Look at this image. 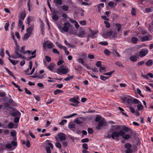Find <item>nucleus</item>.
<instances>
[{
	"instance_id": "30",
	"label": "nucleus",
	"mask_w": 153,
	"mask_h": 153,
	"mask_svg": "<svg viewBox=\"0 0 153 153\" xmlns=\"http://www.w3.org/2000/svg\"><path fill=\"white\" fill-rule=\"evenodd\" d=\"M143 106L141 103L137 105V108L138 110H142L143 109Z\"/></svg>"
},
{
	"instance_id": "33",
	"label": "nucleus",
	"mask_w": 153,
	"mask_h": 153,
	"mask_svg": "<svg viewBox=\"0 0 153 153\" xmlns=\"http://www.w3.org/2000/svg\"><path fill=\"white\" fill-rule=\"evenodd\" d=\"M77 61L81 63L82 65H85V63L83 61V59H82V58H80L78 59H77Z\"/></svg>"
},
{
	"instance_id": "59",
	"label": "nucleus",
	"mask_w": 153,
	"mask_h": 153,
	"mask_svg": "<svg viewBox=\"0 0 153 153\" xmlns=\"http://www.w3.org/2000/svg\"><path fill=\"white\" fill-rule=\"evenodd\" d=\"M145 62L144 61H140L137 63V66L141 65L143 64Z\"/></svg>"
},
{
	"instance_id": "51",
	"label": "nucleus",
	"mask_w": 153,
	"mask_h": 153,
	"mask_svg": "<svg viewBox=\"0 0 153 153\" xmlns=\"http://www.w3.org/2000/svg\"><path fill=\"white\" fill-rule=\"evenodd\" d=\"M67 121L65 120H62L59 123V124L61 125H63L65 123H66Z\"/></svg>"
},
{
	"instance_id": "53",
	"label": "nucleus",
	"mask_w": 153,
	"mask_h": 153,
	"mask_svg": "<svg viewBox=\"0 0 153 153\" xmlns=\"http://www.w3.org/2000/svg\"><path fill=\"white\" fill-rule=\"evenodd\" d=\"M99 44L103 45H107L108 43L106 41L101 42L99 43Z\"/></svg>"
},
{
	"instance_id": "15",
	"label": "nucleus",
	"mask_w": 153,
	"mask_h": 153,
	"mask_svg": "<svg viewBox=\"0 0 153 153\" xmlns=\"http://www.w3.org/2000/svg\"><path fill=\"white\" fill-rule=\"evenodd\" d=\"M151 37V36H145L142 37L140 39V41L142 42L148 41L151 39H149Z\"/></svg>"
},
{
	"instance_id": "5",
	"label": "nucleus",
	"mask_w": 153,
	"mask_h": 153,
	"mask_svg": "<svg viewBox=\"0 0 153 153\" xmlns=\"http://www.w3.org/2000/svg\"><path fill=\"white\" fill-rule=\"evenodd\" d=\"M46 46L47 48L51 49L52 48L54 47V45L51 42H50L49 43H48V41H45L43 44V47L45 49Z\"/></svg>"
},
{
	"instance_id": "54",
	"label": "nucleus",
	"mask_w": 153,
	"mask_h": 153,
	"mask_svg": "<svg viewBox=\"0 0 153 153\" xmlns=\"http://www.w3.org/2000/svg\"><path fill=\"white\" fill-rule=\"evenodd\" d=\"M104 23L105 24V27L107 28H108L110 27V25L108 22L107 21H104Z\"/></svg>"
},
{
	"instance_id": "43",
	"label": "nucleus",
	"mask_w": 153,
	"mask_h": 153,
	"mask_svg": "<svg viewBox=\"0 0 153 153\" xmlns=\"http://www.w3.org/2000/svg\"><path fill=\"white\" fill-rule=\"evenodd\" d=\"M20 116L16 117H15L14 122L15 123H18L20 118Z\"/></svg>"
},
{
	"instance_id": "19",
	"label": "nucleus",
	"mask_w": 153,
	"mask_h": 153,
	"mask_svg": "<svg viewBox=\"0 0 153 153\" xmlns=\"http://www.w3.org/2000/svg\"><path fill=\"white\" fill-rule=\"evenodd\" d=\"M85 34L84 31L83 30H80L79 31L77 34L78 36L80 37H84Z\"/></svg>"
},
{
	"instance_id": "11",
	"label": "nucleus",
	"mask_w": 153,
	"mask_h": 153,
	"mask_svg": "<svg viewBox=\"0 0 153 153\" xmlns=\"http://www.w3.org/2000/svg\"><path fill=\"white\" fill-rule=\"evenodd\" d=\"M58 136L60 140V141L65 140L66 138V135L62 133H60L58 134Z\"/></svg>"
},
{
	"instance_id": "25",
	"label": "nucleus",
	"mask_w": 153,
	"mask_h": 153,
	"mask_svg": "<svg viewBox=\"0 0 153 153\" xmlns=\"http://www.w3.org/2000/svg\"><path fill=\"white\" fill-rule=\"evenodd\" d=\"M146 66H150L153 64V61L151 59H149L146 63Z\"/></svg>"
},
{
	"instance_id": "12",
	"label": "nucleus",
	"mask_w": 153,
	"mask_h": 153,
	"mask_svg": "<svg viewBox=\"0 0 153 153\" xmlns=\"http://www.w3.org/2000/svg\"><path fill=\"white\" fill-rule=\"evenodd\" d=\"M123 127V130L126 132H129L130 134H132L133 133V130L130 128L126 127L125 126H122Z\"/></svg>"
},
{
	"instance_id": "18",
	"label": "nucleus",
	"mask_w": 153,
	"mask_h": 153,
	"mask_svg": "<svg viewBox=\"0 0 153 153\" xmlns=\"http://www.w3.org/2000/svg\"><path fill=\"white\" fill-rule=\"evenodd\" d=\"M53 2L54 3L56 6L57 7L59 5H61L62 4V0H54Z\"/></svg>"
},
{
	"instance_id": "27",
	"label": "nucleus",
	"mask_w": 153,
	"mask_h": 153,
	"mask_svg": "<svg viewBox=\"0 0 153 153\" xmlns=\"http://www.w3.org/2000/svg\"><path fill=\"white\" fill-rule=\"evenodd\" d=\"M124 147L128 149H130L132 145L130 143H127L125 144Z\"/></svg>"
},
{
	"instance_id": "46",
	"label": "nucleus",
	"mask_w": 153,
	"mask_h": 153,
	"mask_svg": "<svg viewBox=\"0 0 153 153\" xmlns=\"http://www.w3.org/2000/svg\"><path fill=\"white\" fill-rule=\"evenodd\" d=\"M0 56H1L2 57L4 56V49L3 48H1L0 49Z\"/></svg>"
},
{
	"instance_id": "26",
	"label": "nucleus",
	"mask_w": 153,
	"mask_h": 153,
	"mask_svg": "<svg viewBox=\"0 0 153 153\" xmlns=\"http://www.w3.org/2000/svg\"><path fill=\"white\" fill-rule=\"evenodd\" d=\"M125 140H128L130 137V135L128 134L123 135L121 136Z\"/></svg>"
},
{
	"instance_id": "47",
	"label": "nucleus",
	"mask_w": 153,
	"mask_h": 153,
	"mask_svg": "<svg viewBox=\"0 0 153 153\" xmlns=\"http://www.w3.org/2000/svg\"><path fill=\"white\" fill-rule=\"evenodd\" d=\"M25 14L24 13H22L20 15V18H21V19H22V20H23L25 19Z\"/></svg>"
},
{
	"instance_id": "63",
	"label": "nucleus",
	"mask_w": 153,
	"mask_h": 153,
	"mask_svg": "<svg viewBox=\"0 0 153 153\" xmlns=\"http://www.w3.org/2000/svg\"><path fill=\"white\" fill-rule=\"evenodd\" d=\"M52 51H53V52L54 53H56V54H59V52L58 51V50H57V49H56L53 48L52 49Z\"/></svg>"
},
{
	"instance_id": "50",
	"label": "nucleus",
	"mask_w": 153,
	"mask_h": 153,
	"mask_svg": "<svg viewBox=\"0 0 153 153\" xmlns=\"http://www.w3.org/2000/svg\"><path fill=\"white\" fill-rule=\"evenodd\" d=\"M100 78L103 81H105L108 78V77L103 76H101Z\"/></svg>"
},
{
	"instance_id": "32",
	"label": "nucleus",
	"mask_w": 153,
	"mask_h": 153,
	"mask_svg": "<svg viewBox=\"0 0 153 153\" xmlns=\"http://www.w3.org/2000/svg\"><path fill=\"white\" fill-rule=\"evenodd\" d=\"M115 27L118 31H119L121 28V25L120 24L117 23L115 24Z\"/></svg>"
},
{
	"instance_id": "37",
	"label": "nucleus",
	"mask_w": 153,
	"mask_h": 153,
	"mask_svg": "<svg viewBox=\"0 0 153 153\" xmlns=\"http://www.w3.org/2000/svg\"><path fill=\"white\" fill-rule=\"evenodd\" d=\"M23 21L21 19H19L18 24V27L19 28H21V26L23 25Z\"/></svg>"
},
{
	"instance_id": "17",
	"label": "nucleus",
	"mask_w": 153,
	"mask_h": 153,
	"mask_svg": "<svg viewBox=\"0 0 153 153\" xmlns=\"http://www.w3.org/2000/svg\"><path fill=\"white\" fill-rule=\"evenodd\" d=\"M137 56L136 55H133L130 57V60L133 62H136L137 61Z\"/></svg>"
},
{
	"instance_id": "34",
	"label": "nucleus",
	"mask_w": 153,
	"mask_h": 153,
	"mask_svg": "<svg viewBox=\"0 0 153 153\" xmlns=\"http://www.w3.org/2000/svg\"><path fill=\"white\" fill-rule=\"evenodd\" d=\"M62 8L63 10L65 11H67L68 10V7L65 5H63L62 7Z\"/></svg>"
},
{
	"instance_id": "6",
	"label": "nucleus",
	"mask_w": 153,
	"mask_h": 153,
	"mask_svg": "<svg viewBox=\"0 0 153 153\" xmlns=\"http://www.w3.org/2000/svg\"><path fill=\"white\" fill-rule=\"evenodd\" d=\"M13 111L10 113V114L14 117H18L21 116L20 113L14 108H13Z\"/></svg>"
},
{
	"instance_id": "38",
	"label": "nucleus",
	"mask_w": 153,
	"mask_h": 153,
	"mask_svg": "<svg viewBox=\"0 0 153 153\" xmlns=\"http://www.w3.org/2000/svg\"><path fill=\"white\" fill-rule=\"evenodd\" d=\"M25 48V46H22L21 48V49L19 50V52L25 54V52L24 51Z\"/></svg>"
},
{
	"instance_id": "31",
	"label": "nucleus",
	"mask_w": 153,
	"mask_h": 153,
	"mask_svg": "<svg viewBox=\"0 0 153 153\" xmlns=\"http://www.w3.org/2000/svg\"><path fill=\"white\" fill-rule=\"evenodd\" d=\"M134 104H139L141 103V102L137 99L133 98V103Z\"/></svg>"
},
{
	"instance_id": "39",
	"label": "nucleus",
	"mask_w": 153,
	"mask_h": 153,
	"mask_svg": "<svg viewBox=\"0 0 153 153\" xmlns=\"http://www.w3.org/2000/svg\"><path fill=\"white\" fill-rule=\"evenodd\" d=\"M9 25V22L8 21H7V22L5 24L4 26V28L6 31H7L8 30V27Z\"/></svg>"
},
{
	"instance_id": "52",
	"label": "nucleus",
	"mask_w": 153,
	"mask_h": 153,
	"mask_svg": "<svg viewBox=\"0 0 153 153\" xmlns=\"http://www.w3.org/2000/svg\"><path fill=\"white\" fill-rule=\"evenodd\" d=\"M6 147L7 149H10L12 147V146L10 143L7 144L6 145Z\"/></svg>"
},
{
	"instance_id": "22",
	"label": "nucleus",
	"mask_w": 153,
	"mask_h": 153,
	"mask_svg": "<svg viewBox=\"0 0 153 153\" xmlns=\"http://www.w3.org/2000/svg\"><path fill=\"white\" fill-rule=\"evenodd\" d=\"M30 34L27 32L25 34L23 38V39L24 40H26L28 39L29 37L30 36Z\"/></svg>"
},
{
	"instance_id": "45",
	"label": "nucleus",
	"mask_w": 153,
	"mask_h": 153,
	"mask_svg": "<svg viewBox=\"0 0 153 153\" xmlns=\"http://www.w3.org/2000/svg\"><path fill=\"white\" fill-rule=\"evenodd\" d=\"M36 50H34V51H33L31 53V54L32 56H31V58H34L36 57Z\"/></svg>"
},
{
	"instance_id": "58",
	"label": "nucleus",
	"mask_w": 153,
	"mask_h": 153,
	"mask_svg": "<svg viewBox=\"0 0 153 153\" xmlns=\"http://www.w3.org/2000/svg\"><path fill=\"white\" fill-rule=\"evenodd\" d=\"M62 143L63 146L65 148L67 146L68 143L67 142L63 141L62 142Z\"/></svg>"
},
{
	"instance_id": "28",
	"label": "nucleus",
	"mask_w": 153,
	"mask_h": 153,
	"mask_svg": "<svg viewBox=\"0 0 153 153\" xmlns=\"http://www.w3.org/2000/svg\"><path fill=\"white\" fill-rule=\"evenodd\" d=\"M10 62L13 65H16L18 62V61H14L10 59H8Z\"/></svg>"
},
{
	"instance_id": "62",
	"label": "nucleus",
	"mask_w": 153,
	"mask_h": 153,
	"mask_svg": "<svg viewBox=\"0 0 153 153\" xmlns=\"http://www.w3.org/2000/svg\"><path fill=\"white\" fill-rule=\"evenodd\" d=\"M13 124L12 123H10L8 125V126L9 128H12L13 127Z\"/></svg>"
},
{
	"instance_id": "36",
	"label": "nucleus",
	"mask_w": 153,
	"mask_h": 153,
	"mask_svg": "<svg viewBox=\"0 0 153 153\" xmlns=\"http://www.w3.org/2000/svg\"><path fill=\"white\" fill-rule=\"evenodd\" d=\"M5 69L10 75L13 77L14 76V74L12 72L6 68H5Z\"/></svg>"
},
{
	"instance_id": "57",
	"label": "nucleus",
	"mask_w": 153,
	"mask_h": 153,
	"mask_svg": "<svg viewBox=\"0 0 153 153\" xmlns=\"http://www.w3.org/2000/svg\"><path fill=\"white\" fill-rule=\"evenodd\" d=\"M25 93L29 95H31L32 93L27 88H25Z\"/></svg>"
},
{
	"instance_id": "41",
	"label": "nucleus",
	"mask_w": 153,
	"mask_h": 153,
	"mask_svg": "<svg viewBox=\"0 0 153 153\" xmlns=\"http://www.w3.org/2000/svg\"><path fill=\"white\" fill-rule=\"evenodd\" d=\"M55 145L56 147L59 149H60L61 147V143L59 142H56Z\"/></svg>"
},
{
	"instance_id": "8",
	"label": "nucleus",
	"mask_w": 153,
	"mask_h": 153,
	"mask_svg": "<svg viewBox=\"0 0 153 153\" xmlns=\"http://www.w3.org/2000/svg\"><path fill=\"white\" fill-rule=\"evenodd\" d=\"M148 52L147 49H142L139 52V55L140 57H144L146 55Z\"/></svg>"
},
{
	"instance_id": "55",
	"label": "nucleus",
	"mask_w": 153,
	"mask_h": 153,
	"mask_svg": "<svg viewBox=\"0 0 153 153\" xmlns=\"http://www.w3.org/2000/svg\"><path fill=\"white\" fill-rule=\"evenodd\" d=\"M89 141V139L88 138H85L81 140V142L82 143H87Z\"/></svg>"
},
{
	"instance_id": "29",
	"label": "nucleus",
	"mask_w": 153,
	"mask_h": 153,
	"mask_svg": "<svg viewBox=\"0 0 153 153\" xmlns=\"http://www.w3.org/2000/svg\"><path fill=\"white\" fill-rule=\"evenodd\" d=\"M12 84L17 88H18V90L20 91V92H22V90L20 89V86L17 85L14 82H12Z\"/></svg>"
},
{
	"instance_id": "44",
	"label": "nucleus",
	"mask_w": 153,
	"mask_h": 153,
	"mask_svg": "<svg viewBox=\"0 0 153 153\" xmlns=\"http://www.w3.org/2000/svg\"><path fill=\"white\" fill-rule=\"evenodd\" d=\"M75 121L76 123L78 124H80L82 123V122L81 120L78 118H76Z\"/></svg>"
},
{
	"instance_id": "61",
	"label": "nucleus",
	"mask_w": 153,
	"mask_h": 153,
	"mask_svg": "<svg viewBox=\"0 0 153 153\" xmlns=\"http://www.w3.org/2000/svg\"><path fill=\"white\" fill-rule=\"evenodd\" d=\"M129 108L130 110L131 111V112L132 113L134 114L135 112V110L134 108L131 106H129L128 107Z\"/></svg>"
},
{
	"instance_id": "10",
	"label": "nucleus",
	"mask_w": 153,
	"mask_h": 153,
	"mask_svg": "<svg viewBox=\"0 0 153 153\" xmlns=\"http://www.w3.org/2000/svg\"><path fill=\"white\" fill-rule=\"evenodd\" d=\"M18 51H15L14 54L11 56L12 58L14 59H16L17 58L22 57V55L19 53Z\"/></svg>"
},
{
	"instance_id": "3",
	"label": "nucleus",
	"mask_w": 153,
	"mask_h": 153,
	"mask_svg": "<svg viewBox=\"0 0 153 153\" xmlns=\"http://www.w3.org/2000/svg\"><path fill=\"white\" fill-rule=\"evenodd\" d=\"M68 68H64L62 67H60L57 70L56 72L59 74H65L68 72Z\"/></svg>"
},
{
	"instance_id": "49",
	"label": "nucleus",
	"mask_w": 153,
	"mask_h": 153,
	"mask_svg": "<svg viewBox=\"0 0 153 153\" xmlns=\"http://www.w3.org/2000/svg\"><path fill=\"white\" fill-rule=\"evenodd\" d=\"M115 64L118 66L123 67V66L122 64L119 62H117L115 63Z\"/></svg>"
},
{
	"instance_id": "16",
	"label": "nucleus",
	"mask_w": 153,
	"mask_h": 153,
	"mask_svg": "<svg viewBox=\"0 0 153 153\" xmlns=\"http://www.w3.org/2000/svg\"><path fill=\"white\" fill-rule=\"evenodd\" d=\"M34 28V25H31L30 27L27 29V32L30 33L31 34L32 31L33 30Z\"/></svg>"
},
{
	"instance_id": "60",
	"label": "nucleus",
	"mask_w": 153,
	"mask_h": 153,
	"mask_svg": "<svg viewBox=\"0 0 153 153\" xmlns=\"http://www.w3.org/2000/svg\"><path fill=\"white\" fill-rule=\"evenodd\" d=\"M101 63L100 61H98L96 63L95 65L98 67H100L101 65Z\"/></svg>"
},
{
	"instance_id": "4",
	"label": "nucleus",
	"mask_w": 153,
	"mask_h": 153,
	"mask_svg": "<svg viewBox=\"0 0 153 153\" xmlns=\"http://www.w3.org/2000/svg\"><path fill=\"white\" fill-rule=\"evenodd\" d=\"M133 97L127 96L124 97L122 98V100L124 101H126L128 104L131 105L133 104Z\"/></svg>"
},
{
	"instance_id": "20",
	"label": "nucleus",
	"mask_w": 153,
	"mask_h": 153,
	"mask_svg": "<svg viewBox=\"0 0 153 153\" xmlns=\"http://www.w3.org/2000/svg\"><path fill=\"white\" fill-rule=\"evenodd\" d=\"M55 65L53 63H51L47 67L51 71H52L54 70V68Z\"/></svg>"
},
{
	"instance_id": "42",
	"label": "nucleus",
	"mask_w": 153,
	"mask_h": 153,
	"mask_svg": "<svg viewBox=\"0 0 153 153\" xmlns=\"http://www.w3.org/2000/svg\"><path fill=\"white\" fill-rule=\"evenodd\" d=\"M74 77V76L73 75L71 76H68L66 78H65L64 80L65 81H69L71 79H73Z\"/></svg>"
},
{
	"instance_id": "24",
	"label": "nucleus",
	"mask_w": 153,
	"mask_h": 153,
	"mask_svg": "<svg viewBox=\"0 0 153 153\" xmlns=\"http://www.w3.org/2000/svg\"><path fill=\"white\" fill-rule=\"evenodd\" d=\"M138 40L137 38L135 37H133L131 39V42L134 44H136Z\"/></svg>"
},
{
	"instance_id": "13",
	"label": "nucleus",
	"mask_w": 153,
	"mask_h": 153,
	"mask_svg": "<svg viewBox=\"0 0 153 153\" xmlns=\"http://www.w3.org/2000/svg\"><path fill=\"white\" fill-rule=\"evenodd\" d=\"M32 62L30 61L29 62V68L26 71H25V73L27 75H30L29 74V73H28L30 70L32 68Z\"/></svg>"
},
{
	"instance_id": "14",
	"label": "nucleus",
	"mask_w": 153,
	"mask_h": 153,
	"mask_svg": "<svg viewBox=\"0 0 153 153\" xmlns=\"http://www.w3.org/2000/svg\"><path fill=\"white\" fill-rule=\"evenodd\" d=\"M121 126L119 125H113L112 126L111 129V130L112 131H116L120 129V128Z\"/></svg>"
},
{
	"instance_id": "23",
	"label": "nucleus",
	"mask_w": 153,
	"mask_h": 153,
	"mask_svg": "<svg viewBox=\"0 0 153 153\" xmlns=\"http://www.w3.org/2000/svg\"><path fill=\"white\" fill-rule=\"evenodd\" d=\"M53 13H54L52 16V19L53 20L55 21H56L59 19V17L56 14V12L55 11L53 12Z\"/></svg>"
},
{
	"instance_id": "21",
	"label": "nucleus",
	"mask_w": 153,
	"mask_h": 153,
	"mask_svg": "<svg viewBox=\"0 0 153 153\" xmlns=\"http://www.w3.org/2000/svg\"><path fill=\"white\" fill-rule=\"evenodd\" d=\"M90 33L91 34H89L88 35V37H90L91 38H93L94 36L96 34L97 32L96 31H92V30H90Z\"/></svg>"
},
{
	"instance_id": "56",
	"label": "nucleus",
	"mask_w": 153,
	"mask_h": 153,
	"mask_svg": "<svg viewBox=\"0 0 153 153\" xmlns=\"http://www.w3.org/2000/svg\"><path fill=\"white\" fill-rule=\"evenodd\" d=\"M45 59L48 62H49L51 61V58L49 56H45Z\"/></svg>"
},
{
	"instance_id": "7",
	"label": "nucleus",
	"mask_w": 153,
	"mask_h": 153,
	"mask_svg": "<svg viewBox=\"0 0 153 153\" xmlns=\"http://www.w3.org/2000/svg\"><path fill=\"white\" fill-rule=\"evenodd\" d=\"M106 124L105 120L103 118L101 119L98 123V125L96 127V128L100 129L101 126H105Z\"/></svg>"
},
{
	"instance_id": "35",
	"label": "nucleus",
	"mask_w": 153,
	"mask_h": 153,
	"mask_svg": "<svg viewBox=\"0 0 153 153\" xmlns=\"http://www.w3.org/2000/svg\"><path fill=\"white\" fill-rule=\"evenodd\" d=\"M63 92V91L59 89H57L55 90L54 92V94L55 95H56L59 93H62Z\"/></svg>"
},
{
	"instance_id": "64",
	"label": "nucleus",
	"mask_w": 153,
	"mask_h": 153,
	"mask_svg": "<svg viewBox=\"0 0 153 153\" xmlns=\"http://www.w3.org/2000/svg\"><path fill=\"white\" fill-rule=\"evenodd\" d=\"M45 149L47 153H51V151L49 146L46 147Z\"/></svg>"
},
{
	"instance_id": "9",
	"label": "nucleus",
	"mask_w": 153,
	"mask_h": 153,
	"mask_svg": "<svg viewBox=\"0 0 153 153\" xmlns=\"http://www.w3.org/2000/svg\"><path fill=\"white\" fill-rule=\"evenodd\" d=\"M63 26V27L62 28V30L65 32L68 31L70 26V23L68 22H66L64 24Z\"/></svg>"
},
{
	"instance_id": "1",
	"label": "nucleus",
	"mask_w": 153,
	"mask_h": 153,
	"mask_svg": "<svg viewBox=\"0 0 153 153\" xmlns=\"http://www.w3.org/2000/svg\"><path fill=\"white\" fill-rule=\"evenodd\" d=\"M79 99V97L78 96L74 97L72 98H70L69 101L74 103H71L70 105L75 107L77 106L78 104L80 103L78 101Z\"/></svg>"
},
{
	"instance_id": "40",
	"label": "nucleus",
	"mask_w": 153,
	"mask_h": 153,
	"mask_svg": "<svg viewBox=\"0 0 153 153\" xmlns=\"http://www.w3.org/2000/svg\"><path fill=\"white\" fill-rule=\"evenodd\" d=\"M40 28L41 30V34H43L44 31V24L41 25Z\"/></svg>"
},
{
	"instance_id": "48",
	"label": "nucleus",
	"mask_w": 153,
	"mask_h": 153,
	"mask_svg": "<svg viewBox=\"0 0 153 153\" xmlns=\"http://www.w3.org/2000/svg\"><path fill=\"white\" fill-rule=\"evenodd\" d=\"M104 52L105 54L107 56H109L110 55V51L108 50L105 49L104 51Z\"/></svg>"
},
{
	"instance_id": "2",
	"label": "nucleus",
	"mask_w": 153,
	"mask_h": 153,
	"mask_svg": "<svg viewBox=\"0 0 153 153\" xmlns=\"http://www.w3.org/2000/svg\"><path fill=\"white\" fill-rule=\"evenodd\" d=\"M125 132L122 130H120L119 132L114 131L111 134V137L114 139L115 137H118L120 136H121L123 135H125Z\"/></svg>"
}]
</instances>
